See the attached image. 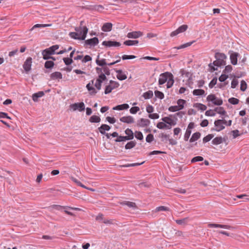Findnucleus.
<instances>
[{"label": "nucleus", "instance_id": "nucleus-1", "mask_svg": "<svg viewBox=\"0 0 249 249\" xmlns=\"http://www.w3.org/2000/svg\"><path fill=\"white\" fill-rule=\"evenodd\" d=\"M83 21H81L79 27L75 28V32H71L70 36L74 39L84 40L86 37L88 29L85 26H83Z\"/></svg>", "mask_w": 249, "mask_h": 249}, {"label": "nucleus", "instance_id": "nucleus-2", "mask_svg": "<svg viewBox=\"0 0 249 249\" xmlns=\"http://www.w3.org/2000/svg\"><path fill=\"white\" fill-rule=\"evenodd\" d=\"M58 48L59 45H55L44 50L42 52L43 58L45 60L52 59L53 60H55V58L52 55L55 53L57 54L58 52L56 51Z\"/></svg>", "mask_w": 249, "mask_h": 249}, {"label": "nucleus", "instance_id": "nucleus-3", "mask_svg": "<svg viewBox=\"0 0 249 249\" xmlns=\"http://www.w3.org/2000/svg\"><path fill=\"white\" fill-rule=\"evenodd\" d=\"M227 121L225 120L219 119L214 121V128H212L211 130H214L217 132H219L225 128V124H227Z\"/></svg>", "mask_w": 249, "mask_h": 249}, {"label": "nucleus", "instance_id": "nucleus-4", "mask_svg": "<svg viewBox=\"0 0 249 249\" xmlns=\"http://www.w3.org/2000/svg\"><path fill=\"white\" fill-rule=\"evenodd\" d=\"M207 100L208 102H212L214 105L220 106L223 104V101L221 99L217 98L214 94H210L207 97Z\"/></svg>", "mask_w": 249, "mask_h": 249}, {"label": "nucleus", "instance_id": "nucleus-5", "mask_svg": "<svg viewBox=\"0 0 249 249\" xmlns=\"http://www.w3.org/2000/svg\"><path fill=\"white\" fill-rule=\"evenodd\" d=\"M109 83V85L106 87L105 90V93L106 94L110 93L113 89L118 88L119 86V84L117 82L112 80H110Z\"/></svg>", "mask_w": 249, "mask_h": 249}, {"label": "nucleus", "instance_id": "nucleus-6", "mask_svg": "<svg viewBox=\"0 0 249 249\" xmlns=\"http://www.w3.org/2000/svg\"><path fill=\"white\" fill-rule=\"evenodd\" d=\"M70 108L73 111L78 110L79 111H82L85 109V106L83 102L76 103L71 104L70 106Z\"/></svg>", "mask_w": 249, "mask_h": 249}, {"label": "nucleus", "instance_id": "nucleus-7", "mask_svg": "<svg viewBox=\"0 0 249 249\" xmlns=\"http://www.w3.org/2000/svg\"><path fill=\"white\" fill-rule=\"evenodd\" d=\"M74 60L77 61L82 60V62H87L91 61L92 58L90 56L88 55L83 57L81 53L79 54V52H77L76 53V55L74 57Z\"/></svg>", "mask_w": 249, "mask_h": 249}, {"label": "nucleus", "instance_id": "nucleus-8", "mask_svg": "<svg viewBox=\"0 0 249 249\" xmlns=\"http://www.w3.org/2000/svg\"><path fill=\"white\" fill-rule=\"evenodd\" d=\"M214 57L216 60L214 61L213 62H226L227 58L225 53H215Z\"/></svg>", "mask_w": 249, "mask_h": 249}, {"label": "nucleus", "instance_id": "nucleus-9", "mask_svg": "<svg viewBox=\"0 0 249 249\" xmlns=\"http://www.w3.org/2000/svg\"><path fill=\"white\" fill-rule=\"evenodd\" d=\"M188 28V26L187 25H182L178 27L176 30L172 32L170 36H174L179 33H183L185 32Z\"/></svg>", "mask_w": 249, "mask_h": 249}, {"label": "nucleus", "instance_id": "nucleus-10", "mask_svg": "<svg viewBox=\"0 0 249 249\" xmlns=\"http://www.w3.org/2000/svg\"><path fill=\"white\" fill-rule=\"evenodd\" d=\"M170 73L166 72L161 73L159 79V84L161 85L164 84L168 80V76H170Z\"/></svg>", "mask_w": 249, "mask_h": 249}, {"label": "nucleus", "instance_id": "nucleus-11", "mask_svg": "<svg viewBox=\"0 0 249 249\" xmlns=\"http://www.w3.org/2000/svg\"><path fill=\"white\" fill-rule=\"evenodd\" d=\"M142 36V33L141 31L129 32L127 34V37L130 38H137Z\"/></svg>", "mask_w": 249, "mask_h": 249}, {"label": "nucleus", "instance_id": "nucleus-12", "mask_svg": "<svg viewBox=\"0 0 249 249\" xmlns=\"http://www.w3.org/2000/svg\"><path fill=\"white\" fill-rule=\"evenodd\" d=\"M103 45L106 47H117L120 46V43L117 41H104L102 43Z\"/></svg>", "mask_w": 249, "mask_h": 249}, {"label": "nucleus", "instance_id": "nucleus-13", "mask_svg": "<svg viewBox=\"0 0 249 249\" xmlns=\"http://www.w3.org/2000/svg\"><path fill=\"white\" fill-rule=\"evenodd\" d=\"M85 44L89 46H94L98 44L99 40L97 37H93L91 39H87L85 41Z\"/></svg>", "mask_w": 249, "mask_h": 249}, {"label": "nucleus", "instance_id": "nucleus-14", "mask_svg": "<svg viewBox=\"0 0 249 249\" xmlns=\"http://www.w3.org/2000/svg\"><path fill=\"white\" fill-rule=\"evenodd\" d=\"M208 227L209 228H223V229H233V227L230 225L213 224V223L209 224Z\"/></svg>", "mask_w": 249, "mask_h": 249}, {"label": "nucleus", "instance_id": "nucleus-15", "mask_svg": "<svg viewBox=\"0 0 249 249\" xmlns=\"http://www.w3.org/2000/svg\"><path fill=\"white\" fill-rule=\"evenodd\" d=\"M150 121L147 119L142 118L137 121V125L141 127H145L149 125Z\"/></svg>", "mask_w": 249, "mask_h": 249}, {"label": "nucleus", "instance_id": "nucleus-16", "mask_svg": "<svg viewBox=\"0 0 249 249\" xmlns=\"http://www.w3.org/2000/svg\"><path fill=\"white\" fill-rule=\"evenodd\" d=\"M229 53L231 62H237L238 59L240 57V54L233 51H230Z\"/></svg>", "mask_w": 249, "mask_h": 249}, {"label": "nucleus", "instance_id": "nucleus-17", "mask_svg": "<svg viewBox=\"0 0 249 249\" xmlns=\"http://www.w3.org/2000/svg\"><path fill=\"white\" fill-rule=\"evenodd\" d=\"M99 66H101V69H102V72L105 74L107 75L109 74V69L107 67V65H112L114 64L115 63H97Z\"/></svg>", "mask_w": 249, "mask_h": 249}, {"label": "nucleus", "instance_id": "nucleus-18", "mask_svg": "<svg viewBox=\"0 0 249 249\" xmlns=\"http://www.w3.org/2000/svg\"><path fill=\"white\" fill-rule=\"evenodd\" d=\"M120 120L126 124H132L134 122V118L131 116L122 117L120 118Z\"/></svg>", "mask_w": 249, "mask_h": 249}, {"label": "nucleus", "instance_id": "nucleus-19", "mask_svg": "<svg viewBox=\"0 0 249 249\" xmlns=\"http://www.w3.org/2000/svg\"><path fill=\"white\" fill-rule=\"evenodd\" d=\"M51 207H52L53 208H54L55 209L58 210H60L62 209H71V210H78V211L80 210L79 208L71 207H69V206H62L58 205H53L51 206Z\"/></svg>", "mask_w": 249, "mask_h": 249}, {"label": "nucleus", "instance_id": "nucleus-20", "mask_svg": "<svg viewBox=\"0 0 249 249\" xmlns=\"http://www.w3.org/2000/svg\"><path fill=\"white\" fill-rule=\"evenodd\" d=\"M97 72L100 75H99V78L97 79V80H100L103 82V81L106 80L107 77L105 74L102 72V69L99 68H96Z\"/></svg>", "mask_w": 249, "mask_h": 249}, {"label": "nucleus", "instance_id": "nucleus-21", "mask_svg": "<svg viewBox=\"0 0 249 249\" xmlns=\"http://www.w3.org/2000/svg\"><path fill=\"white\" fill-rule=\"evenodd\" d=\"M98 129L102 134H106V131H109L110 129V127L107 124H103Z\"/></svg>", "mask_w": 249, "mask_h": 249}, {"label": "nucleus", "instance_id": "nucleus-22", "mask_svg": "<svg viewBox=\"0 0 249 249\" xmlns=\"http://www.w3.org/2000/svg\"><path fill=\"white\" fill-rule=\"evenodd\" d=\"M161 120L163 122L167 124H168L171 126L176 124V123L171 118L168 117H163Z\"/></svg>", "mask_w": 249, "mask_h": 249}, {"label": "nucleus", "instance_id": "nucleus-23", "mask_svg": "<svg viewBox=\"0 0 249 249\" xmlns=\"http://www.w3.org/2000/svg\"><path fill=\"white\" fill-rule=\"evenodd\" d=\"M50 77L53 80L61 79L62 78V75L61 72L56 71L52 73L50 75Z\"/></svg>", "mask_w": 249, "mask_h": 249}, {"label": "nucleus", "instance_id": "nucleus-24", "mask_svg": "<svg viewBox=\"0 0 249 249\" xmlns=\"http://www.w3.org/2000/svg\"><path fill=\"white\" fill-rule=\"evenodd\" d=\"M112 24L111 23H106L102 26V30L104 32H109L112 30Z\"/></svg>", "mask_w": 249, "mask_h": 249}, {"label": "nucleus", "instance_id": "nucleus-25", "mask_svg": "<svg viewBox=\"0 0 249 249\" xmlns=\"http://www.w3.org/2000/svg\"><path fill=\"white\" fill-rule=\"evenodd\" d=\"M44 95L43 91H39L37 93H35L33 94L32 98L34 101L37 102L38 99L40 97H42Z\"/></svg>", "mask_w": 249, "mask_h": 249}, {"label": "nucleus", "instance_id": "nucleus-26", "mask_svg": "<svg viewBox=\"0 0 249 249\" xmlns=\"http://www.w3.org/2000/svg\"><path fill=\"white\" fill-rule=\"evenodd\" d=\"M89 9L93 11L100 12L104 9V7L102 5H94L90 6Z\"/></svg>", "mask_w": 249, "mask_h": 249}, {"label": "nucleus", "instance_id": "nucleus-27", "mask_svg": "<svg viewBox=\"0 0 249 249\" xmlns=\"http://www.w3.org/2000/svg\"><path fill=\"white\" fill-rule=\"evenodd\" d=\"M157 127L159 129H168L171 128V126L169 125H167L165 123L159 122L157 124Z\"/></svg>", "mask_w": 249, "mask_h": 249}, {"label": "nucleus", "instance_id": "nucleus-28", "mask_svg": "<svg viewBox=\"0 0 249 249\" xmlns=\"http://www.w3.org/2000/svg\"><path fill=\"white\" fill-rule=\"evenodd\" d=\"M167 83L166 84L167 88L169 89L172 87L174 83L173 75L170 73V76H168L167 80Z\"/></svg>", "mask_w": 249, "mask_h": 249}, {"label": "nucleus", "instance_id": "nucleus-29", "mask_svg": "<svg viewBox=\"0 0 249 249\" xmlns=\"http://www.w3.org/2000/svg\"><path fill=\"white\" fill-rule=\"evenodd\" d=\"M129 108V105L127 104H124L118 105L113 108V110H121L123 109H127Z\"/></svg>", "mask_w": 249, "mask_h": 249}, {"label": "nucleus", "instance_id": "nucleus-30", "mask_svg": "<svg viewBox=\"0 0 249 249\" xmlns=\"http://www.w3.org/2000/svg\"><path fill=\"white\" fill-rule=\"evenodd\" d=\"M117 77L120 80H124L126 79L127 77L125 74L122 72L121 70H118L117 71Z\"/></svg>", "mask_w": 249, "mask_h": 249}, {"label": "nucleus", "instance_id": "nucleus-31", "mask_svg": "<svg viewBox=\"0 0 249 249\" xmlns=\"http://www.w3.org/2000/svg\"><path fill=\"white\" fill-rule=\"evenodd\" d=\"M100 121H101V118H100V117L96 116V115H92L89 119V121L90 123H99L100 122Z\"/></svg>", "mask_w": 249, "mask_h": 249}, {"label": "nucleus", "instance_id": "nucleus-32", "mask_svg": "<svg viewBox=\"0 0 249 249\" xmlns=\"http://www.w3.org/2000/svg\"><path fill=\"white\" fill-rule=\"evenodd\" d=\"M200 137V133L198 132L194 133L190 139V142H193L197 140Z\"/></svg>", "mask_w": 249, "mask_h": 249}, {"label": "nucleus", "instance_id": "nucleus-33", "mask_svg": "<svg viewBox=\"0 0 249 249\" xmlns=\"http://www.w3.org/2000/svg\"><path fill=\"white\" fill-rule=\"evenodd\" d=\"M222 141V137H216L212 140V142L214 145H218L223 143Z\"/></svg>", "mask_w": 249, "mask_h": 249}, {"label": "nucleus", "instance_id": "nucleus-34", "mask_svg": "<svg viewBox=\"0 0 249 249\" xmlns=\"http://www.w3.org/2000/svg\"><path fill=\"white\" fill-rule=\"evenodd\" d=\"M139 41L138 40H126L124 42V44L127 46L137 45Z\"/></svg>", "mask_w": 249, "mask_h": 249}, {"label": "nucleus", "instance_id": "nucleus-35", "mask_svg": "<svg viewBox=\"0 0 249 249\" xmlns=\"http://www.w3.org/2000/svg\"><path fill=\"white\" fill-rule=\"evenodd\" d=\"M214 111L216 112L217 113L221 115H225L226 114V111L224 110L223 107H215L214 109Z\"/></svg>", "mask_w": 249, "mask_h": 249}, {"label": "nucleus", "instance_id": "nucleus-36", "mask_svg": "<svg viewBox=\"0 0 249 249\" xmlns=\"http://www.w3.org/2000/svg\"><path fill=\"white\" fill-rule=\"evenodd\" d=\"M204 90L202 89H194L193 91V95L196 96L202 95L204 94Z\"/></svg>", "mask_w": 249, "mask_h": 249}, {"label": "nucleus", "instance_id": "nucleus-37", "mask_svg": "<svg viewBox=\"0 0 249 249\" xmlns=\"http://www.w3.org/2000/svg\"><path fill=\"white\" fill-rule=\"evenodd\" d=\"M146 60L148 61H159L160 60L159 58L158 57H154L150 56H145L143 57H142L140 59L139 61H142L143 60Z\"/></svg>", "mask_w": 249, "mask_h": 249}, {"label": "nucleus", "instance_id": "nucleus-38", "mask_svg": "<svg viewBox=\"0 0 249 249\" xmlns=\"http://www.w3.org/2000/svg\"><path fill=\"white\" fill-rule=\"evenodd\" d=\"M52 24H37L35 25L31 29L30 31L33 30L36 28H44L46 27L51 26Z\"/></svg>", "mask_w": 249, "mask_h": 249}, {"label": "nucleus", "instance_id": "nucleus-39", "mask_svg": "<svg viewBox=\"0 0 249 249\" xmlns=\"http://www.w3.org/2000/svg\"><path fill=\"white\" fill-rule=\"evenodd\" d=\"M142 96L145 99H150L153 96V91L151 90H148V91L144 92Z\"/></svg>", "mask_w": 249, "mask_h": 249}, {"label": "nucleus", "instance_id": "nucleus-40", "mask_svg": "<svg viewBox=\"0 0 249 249\" xmlns=\"http://www.w3.org/2000/svg\"><path fill=\"white\" fill-rule=\"evenodd\" d=\"M136 142L135 141H131L126 143L125 146L126 149H130L135 146Z\"/></svg>", "mask_w": 249, "mask_h": 249}, {"label": "nucleus", "instance_id": "nucleus-41", "mask_svg": "<svg viewBox=\"0 0 249 249\" xmlns=\"http://www.w3.org/2000/svg\"><path fill=\"white\" fill-rule=\"evenodd\" d=\"M120 204L122 205H126L130 208L131 207H132V208L136 207L135 203L132 202L124 201L121 202Z\"/></svg>", "mask_w": 249, "mask_h": 249}, {"label": "nucleus", "instance_id": "nucleus-42", "mask_svg": "<svg viewBox=\"0 0 249 249\" xmlns=\"http://www.w3.org/2000/svg\"><path fill=\"white\" fill-rule=\"evenodd\" d=\"M186 101L183 99H180L177 101V106H178L180 110L183 108L184 105Z\"/></svg>", "mask_w": 249, "mask_h": 249}, {"label": "nucleus", "instance_id": "nucleus-43", "mask_svg": "<svg viewBox=\"0 0 249 249\" xmlns=\"http://www.w3.org/2000/svg\"><path fill=\"white\" fill-rule=\"evenodd\" d=\"M226 63H209V66L210 68H211L212 71H214L216 69L214 68V67H213V65L216 66H220L221 65H225Z\"/></svg>", "mask_w": 249, "mask_h": 249}, {"label": "nucleus", "instance_id": "nucleus-44", "mask_svg": "<svg viewBox=\"0 0 249 249\" xmlns=\"http://www.w3.org/2000/svg\"><path fill=\"white\" fill-rule=\"evenodd\" d=\"M169 211V208L165 207V206H161L157 207L155 210V211L156 212H160V211Z\"/></svg>", "mask_w": 249, "mask_h": 249}, {"label": "nucleus", "instance_id": "nucleus-45", "mask_svg": "<svg viewBox=\"0 0 249 249\" xmlns=\"http://www.w3.org/2000/svg\"><path fill=\"white\" fill-rule=\"evenodd\" d=\"M195 41H192V42H188V43H186L185 44H184L183 45H181L178 47H175L174 48L175 49H183V48H185L186 47H188L189 46H190Z\"/></svg>", "mask_w": 249, "mask_h": 249}, {"label": "nucleus", "instance_id": "nucleus-46", "mask_svg": "<svg viewBox=\"0 0 249 249\" xmlns=\"http://www.w3.org/2000/svg\"><path fill=\"white\" fill-rule=\"evenodd\" d=\"M124 132L126 136H130V138H131V139H133L134 138V133L133 131L131 130V129L129 128H127L125 130Z\"/></svg>", "mask_w": 249, "mask_h": 249}, {"label": "nucleus", "instance_id": "nucleus-47", "mask_svg": "<svg viewBox=\"0 0 249 249\" xmlns=\"http://www.w3.org/2000/svg\"><path fill=\"white\" fill-rule=\"evenodd\" d=\"M228 102L231 104L237 105L238 104L239 100L237 98L231 97L229 99Z\"/></svg>", "mask_w": 249, "mask_h": 249}, {"label": "nucleus", "instance_id": "nucleus-48", "mask_svg": "<svg viewBox=\"0 0 249 249\" xmlns=\"http://www.w3.org/2000/svg\"><path fill=\"white\" fill-rule=\"evenodd\" d=\"M155 95L156 97H158L160 99H163L164 97V94L162 92L159 90L155 91Z\"/></svg>", "mask_w": 249, "mask_h": 249}, {"label": "nucleus", "instance_id": "nucleus-49", "mask_svg": "<svg viewBox=\"0 0 249 249\" xmlns=\"http://www.w3.org/2000/svg\"><path fill=\"white\" fill-rule=\"evenodd\" d=\"M72 180L74 182H75L77 185L79 186H81L84 188H86V189H89V188H87L84 185H83L80 181H79V180H78L77 179L75 178H72ZM89 190H93L92 189H89Z\"/></svg>", "mask_w": 249, "mask_h": 249}, {"label": "nucleus", "instance_id": "nucleus-50", "mask_svg": "<svg viewBox=\"0 0 249 249\" xmlns=\"http://www.w3.org/2000/svg\"><path fill=\"white\" fill-rule=\"evenodd\" d=\"M214 135L213 134H209L203 139V142L206 143L209 142L213 137Z\"/></svg>", "mask_w": 249, "mask_h": 249}, {"label": "nucleus", "instance_id": "nucleus-51", "mask_svg": "<svg viewBox=\"0 0 249 249\" xmlns=\"http://www.w3.org/2000/svg\"><path fill=\"white\" fill-rule=\"evenodd\" d=\"M204 159L201 156H196V157H195L194 158H193L192 160H191V162L192 163H194V162H197V161H202Z\"/></svg>", "mask_w": 249, "mask_h": 249}, {"label": "nucleus", "instance_id": "nucleus-52", "mask_svg": "<svg viewBox=\"0 0 249 249\" xmlns=\"http://www.w3.org/2000/svg\"><path fill=\"white\" fill-rule=\"evenodd\" d=\"M196 107H197L199 109L202 111H204L207 109V107L201 103L196 104Z\"/></svg>", "mask_w": 249, "mask_h": 249}, {"label": "nucleus", "instance_id": "nucleus-53", "mask_svg": "<svg viewBox=\"0 0 249 249\" xmlns=\"http://www.w3.org/2000/svg\"><path fill=\"white\" fill-rule=\"evenodd\" d=\"M22 67L25 71L28 72L31 70V63H24Z\"/></svg>", "mask_w": 249, "mask_h": 249}, {"label": "nucleus", "instance_id": "nucleus-54", "mask_svg": "<svg viewBox=\"0 0 249 249\" xmlns=\"http://www.w3.org/2000/svg\"><path fill=\"white\" fill-rule=\"evenodd\" d=\"M135 137L140 140H142L143 139V135L142 133L140 131H136L135 133Z\"/></svg>", "mask_w": 249, "mask_h": 249}, {"label": "nucleus", "instance_id": "nucleus-55", "mask_svg": "<svg viewBox=\"0 0 249 249\" xmlns=\"http://www.w3.org/2000/svg\"><path fill=\"white\" fill-rule=\"evenodd\" d=\"M191 132H192V131L191 130H189V129L186 130V132L184 135V141H187L188 140V139L190 136V135L191 134Z\"/></svg>", "mask_w": 249, "mask_h": 249}, {"label": "nucleus", "instance_id": "nucleus-56", "mask_svg": "<svg viewBox=\"0 0 249 249\" xmlns=\"http://www.w3.org/2000/svg\"><path fill=\"white\" fill-rule=\"evenodd\" d=\"M247 89V83L244 80H242L240 85L241 90L244 91Z\"/></svg>", "mask_w": 249, "mask_h": 249}, {"label": "nucleus", "instance_id": "nucleus-57", "mask_svg": "<svg viewBox=\"0 0 249 249\" xmlns=\"http://www.w3.org/2000/svg\"><path fill=\"white\" fill-rule=\"evenodd\" d=\"M168 110L169 111L171 112H175L177 111L180 110V108L178 107V106H171L169 107Z\"/></svg>", "mask_w": 249, "mask_h": 249}, {"label": "nucleus", "instance_id": "nucleus-58", "mask_svg": "<svg viewBox=\"0 0 249 249\" xmlns=\"http://www.w3.org/2000/svg\"><path fill=\"white\" fill-rule=\"evenodd\" d=\"M159 137L161 138V141L164 142V141L168 140L169 135H167V134H164V133H162L160 134Z\"/></svg>", "mask_w": 249, "mask_h": 249}, {"label": "nucleus", "instance_id": "nucleus-59", "mask_svg": "<svg viewBox=\"0 0 249 249\" xmlns=\"http://www.w3.org/2000/svg\"><path fill=\"white\" fill-rule=\"evenodd\" d=\"M205 115L207 116H214L215 115V113L214 110L209 109L205 112Z\"/></svg>", "mask_w": 249, "mask_h": 249}, {"label": "nucleus", "instance_id": "nucleus-60", "mask_svg": "<svg viewBox=\"0 0 249 249\" xmlns=\"http://www.w3.org/2000/svg\"><path fill=\"white\" fill-rule=\"evenodd\" d=\"M216 83L217 78L214 77L211 80V81L209 83V87H210V88H212L214 85L216 84Z\"/></svg>", "mask_w": 249, "mask_h": 249}, {"label": "nucleus", "instance_id": "nucleus-61", "mask_svg": "<svg viewBox=\"0 0 249 249\" xmlns=\"http://www.w3.org/2000/svg\"><path fill=\"white\" fill-rule=\"evenodd\" d=\"M180 73H181L182 76L185 75L187 77H190L191 76V73L183 69H181L180 71Z\"/></svg>", "mask_w": 249, "mask_h": 249}, {"label": "nucleus", "instance_id": "nucleus-62", "mask_svg": "<svg viewBox=\"0 0 249 249\" xmlns=\"http://www.w3.org/2000/svg\"><path fill=\"white\" fill-rule=\"evenodd\" d=\"M139 110L140 108L138 107H134L130 109V112L131 114H136Z\"/></svg>", "mask_w": 249, "mask_h": 249}, {"label": "nucleus", "instance_id": "nucleus-63", "mask_svg": "<svg viewBox=\"0 0 249 249\" xmlns=\"http://www.w3.org/2000/svg\"><path fill=\"white\" fill-rule=\"evenodd\" d=\"M154 140V136L152 134H148L146 137V141L147 142H151Z\"/></svg>", "mask_w": 249, "mask_h": 249}, {"label": "nucleus", "instance_id": "nucleus-64", "mask_svg": "<svg viewBox=\"0 0 249 249\" xmlns=\"http://www.w3.org/2000/svg\"><path fill=\"white\" fill-rule=\"evenodd\" d=\"M238 80L236 79H233L231 81V88L232 89H234L236 87V86L238 85Z\"/></svg>", "mask_w": 249, "mask_h": 249}]
</instances>
